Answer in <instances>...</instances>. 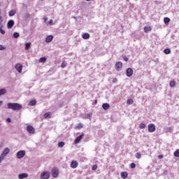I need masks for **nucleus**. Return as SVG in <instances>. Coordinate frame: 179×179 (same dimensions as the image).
<instances>
[{"label":"nucleus","instance_id":"nucleus-19","mask_svg":"<svg viewBox=\"0 0 179 179\" xmlns=\"http://www.w3.org/2000/svg\"><path fill=\"white\" fill-rule=\"evenodd\" d=\"M46 61H47V57H41L39 59V62H41L42 64H45Z\"/></svg>","mask_w":179,"mask_h":179},{"label":"nucleus","instance_id":"nucleus-14","mask_svg":"<svg viewBox=\"0 0 179 179\" xmlns=\"http://www.w3.org/2000/svg\"><path fill=\"white\" fill-rule=\"evenodd\" d=\"M29 177V174L27 173H21L18 175L19 179L27 178Z\"/></svg>","mask_w":179,"mask_h":179},{"label":"nucleus","instance_id":"nucleus-50","mask_svg":"<svg viewBox=\"0 0 179 179\" xmlns=\"http://www.w3.org/2000/svg\"><path fill=\"white\" fill-rule=\"evenodd\" d=\"M97 103V100L95 101V104Z\"/></svg>","mask_w":179,"mask_h":179},{"label":"nucleus","instance_id":"nucleus-27","mask_svg":"<svg viewBox=\"0 0 179 179\" xmlns=\"http://www.w3.org/2000/svg\"><path fill=\"white\" fill-rule=\"evenodd\" d=\"M164 22L165 23V24H169V23H170V18L169 17H164Z\"/></svg>","mask_w":179,"mask_h":179},{"label":"nucleus","instance_id":"nucleus-26","mask_svg":"<svg viewBox=\"0 0 179 179\" xmlns=\"http://www.w3.org/2000/svg\"><path fill=\"white\" fill-rule=\"evenodd\" d=\"M37 101L36 100H31L29 103V106H36Z\"/></svg>","mask_w":179,"mask_h":179},{"label":"nucleus","instance_id":"nucleus-48","mask_svg":"<svg viewBox=\"0 0 179 179\" xmlns=\"http://www.w3.org/2000/svg\"><path fill=\"white\" fill-rule=\"evenodd\" d=\"M2 103H3V101H0V107H1V106H2Z\"/></svg>","mask_w":179,"mask_h":179},{"label":"nucleus","instance_id":"nucleus-16","mask_svg":"<svg viewBox=\"0 0 179 179\" xmlns=\"http://www.w3.org/2000/svg\"><path fill=\"white\" fill-rule=\"evenodd\" d=\"M78 162L76 161H73L71 163V169H76L78 167Z\"/></svg>","mask_w":179,"mask_h":179},{"label":"nucleus","instance_id":"nucleus-6","mask_svg":"<svg viewBox=\"0 0 179 179\" xmlns=\"http://www.w3.org/2000/svg\"><path fill=\"white\" fill-rule=\"evenodd\" d=\"M115 68L117 72H120L122 69V62H117L115 65Z\"/></svg>","mask_w":179,"mask_h":179},{"label":"nucleus","instance_id":"nucleus-33","mask_svg":"<svg viewBox=\"0 0 179 179\" xmlns=\"http://www.w3.org/2000/svg\"><path fill=\"white\" fill-rule=\"evenodd\" d=\"M175 157H179V150H176L173 153Z\"/></svg>","mask_w":179,"mask_h":179},{"label":"nucleus","instance_id":"nucleus-3","mask_svg":"<svg viewBox=\"0 0 179 179\" xmlns=\"http://www.w3.org/2000/svg\"><path fill=\"white\" fill-rule=\"evenodd\" d=\"M26 155V151L24 150H20L17 152V159H23Z\"/></svg>","mask_w":179,"mask_h":179},{"label":"nucleus","instance_id":"nucleus-10","mask_svg":"<svg viewBox=\"0 0 179 179\" xmlns=\"http://www.w3.org/2000/svg\"><path fill=\"white\" fill-rule=\"evenodd\" d=\"M15 26V21L13 20H10L7 23L8 29H12Z\"/></svg>","mask_w":179,"mask_h":179},{"label":"nucleus","instance_id":"nucleus-52","mask_svg":"<svg viewBox=\"0 0 179 179\" xmlns=\"http://www.w3.org/2000/svg\"><path fill=\"white\" fill-rule=\"evenodd\" d=\"M0 19H2V17L0 16Z\"/></svg>","mask_w":179,"mask_h":179},{"label":"nucleus","instance_id":"nucleus-12","mask_svg":"<svg viewBox=\"0 0 179 179\" xmlns=\"http://www.w3.org/2000/svg\"><path fill=\"white\" fill-rule=\"evenodd\" d=\"M27 131L29 134H34V132H36V130L33 128V126H27Z\"/></svg>","mask_w":179,"mask_h":179},{"label":"nucleus","instance_id":"nucleus-5","mask_svg":"<svg viewBox=\"0 0 179 179\" xmlns=\"http://www.w3.org/2000/svg\"><path fill=\"white\" fill-rule=\"evenodd\" d=\"M9 152H10V150H9L8 148H6L4 149V150L3 151V152L1 153V157H2V160H3V159H5L6 156L9 155Z\"/></svg>","mask_w":179,"mask_h":179},{"label":"nucleus","instance_id":"nucleus-22","mask_svg":"<svg viewBox=\"0 0 179 179\" xmlns=\"http://www.w3.org/2000/svg\"><path fill=\"white\" fill-rule=\"evenodd\" d=\"M15 15H16V10H11L8 13V15H9V16H15Z\"/></svg>","mask_w":179,"mask_h":179},{"label":"nucleus","instance_id":"nucleus-21","mask_svg":"<svg viewBox=\"0 0 179 179\" xmlns=\"http://www.w3.org/2000/svg\"><path fill=\"white\" fill-rule=\"evenodd\" d=\"M3 27V24H2V22H0V33L1 34H5V30H3L2 28Z\"/></svg>","mask_w":179,"mask_h":179},{"label":"nucleus","instance_id":"nucleus-13","mask_svg":"<svg viewBox=\"0 0 179 179\" xmlns=\"http://www.w3.org/2000/svg\"><path fill=\"white\" fill-rule=\"evenodd\" d=\"M53 39H54V36L49 35L45 38V43H51Z\"/></svg>","mask_w":179,"mask_h":179},{"label":"nucleus","instance_id":"nucleus-30","mask_svg":"<svg viewBox=\"0 0 179 179\" xmlns=\"http://www.w3.org/2000/svg\"><path fill=\"white\" fill-rule=\"evenodd\" d=\"M66 65H68V63H66V62L63 61L61 64V68H65L66 66Z\"/></svg>","mask_w":179,"mask_h":179},{"label":"nucleus","instance_id":"nucleus-8","mask_svg":"<svg viewBox=\"0 0 179 179\" xmlns=\"http://www.w3.org/2000/svg\"><path fill=\"white\" fill-rule=\"evenodd\" d=\"M58 174H59L58 169H57V168H53L52 169V177H54V178H57V177H58Z\"/></svg>","mask_w":179,"mask_h":179},{"label":"nucleus","instance_id":"nucleus-43","mask_svg":"<svg viewBox=\"0 0 179 179\" xmlns=\"http://www.w3.org/2000/svg\"><path fill=\"white\" fill-rule=\"evenodd\" d=\"M87 117H88V118H92V114L91 113L87 114Z\"/></svg>","mask_w":179,"mask_h":179},{"label":"nucleus","instance_id":"nucleus-37","mask_svg":"<svg viewBox=\"0 0 179 179\" xmlns=\"http://www.w3.org/2000/svg\"><path fill=\"white\" fill-rule=\"evenodd\" d=\"M166 132H173V129H171V127H166Z\"/></svg>","mask_w":179,"mask_h":179},{"label":"nucleus","instance_id":"nucleus-51","mask_svg":"<svg viewBox=\"0 0 179 179\" xmlns=\"http://www.w3.org/2000/svg\"><path fill=\"white\" fill-rule=\"evenodd\" d=\"M127 1V2H129V0H126Z\"/></svg>","mask_w":179,"mask_h":179},{"label":"nucleus","instance_id":"nucleus-49","mask_svg":"<svg viewBox=\"0 0 179 179\" xmlns=\"http://www.w3.org/2000/svg\"><path fill=\"white\" fill-rule=\"evenodd\" d=\"M87 1V2H89V1H92V0H86Z\"/></svg>","mask_w":179,"mask_h":179},{"label":"nucleus","instance_id":"nucleus-1","mask_svg":"<svg viewBox=\"0 0 179 179\" xmlns=\"http://www.w3.org/2000/svg\"><path fill=\"white\" fill-rule=\"evenodd\" d=\"M22 105L18 103H8L7 104V108L13 110V111H19V110H22Z\"/></svg>","mask_w":179,"mask_h":179},{"label":"nucleus","instance_id":"nucleus-28","mask_svg":"<svg viewBox=\"0 0 179 179\" xmlns=\"http://www.w3.org/2000/svg\"><path fill=\"white\" fill-rule=\"evenodd\" d=\"M31 45V43H30V42L25 43V50H29V48H30Z\"/></svg>","mask_w":179,"mask_h":179},{"label":"nucleus","instance_id":"nucleus-45","mask_svg":"<svg viewBox=\"0 0 179 179\" xmlns=\"http://www.w3.org/2000/svg\"><path fill=\"white\" fill-rule=\"evenodd\" d=\"M158 158H159V159H163V155H159V156H158Z\"/></svg>","mask_w":179,"mask_h":179},{"label":"nucleus","instance_id":"nucleus-46","mask_svg":"<svg viewBox=\"0 0 179 179\" xmlns=\"http://www.w3.org/2000/svg\"><path fill=\"white\" fill-rule=\"evenodd\" d=\"M113 83H117V78L113 79Z\"/></svg>","mask_w":179,"mask_h":179},{"label":"nucleus","instance_id":"nucleus-32","mask_svg":"<svg viewBox=\"0 0 179 179\" xmlns=\"http://www.w3.org/2000/svg\"><path fill=\"white\" fill-rule=\"evenodd\" d=\"M169 85L171 87H174V86H176V81L174 80L171 81Z\"/></svg>","mask_w":179,"mask_h":179},{"label":"nucleus","instance_id":"nucleus-18","mask_svg":"<svg viewBox=\"0 0 179 179\" xmlns=\"http://www.w3.org/2000/svg\"><path fill=\"white\" fill-rule=\"evenodd\" d=\"M102 108H103V110H108V108H110V104L107 103H103Z\"/></svg>","mask_w":179,"mask_h":179},{"label":"nucleus","instance_id":"nucleus-38","mask_svg":"<svg viewBox=\"0 0 179 179\" xmlns=\"http://www.w3.org/2000/svg\"><path fill=\"white\" fill-rule=\"evenodd\" d=\"M92 170H93L94 171L97 170V164L93 165L92 167Z\"/></svg>","mask_w":179,"mask_h":179},{"label":"nucleus","instance_id":"nucleus-4","mask_svg":"<svg viewBox=\"0 0 179 179\" xmlns=\"http://www.w3.org/2000/svg\"><path fill=\"white\" fill-rule=\"evenodd\" d=\"M15 68L16 71H17L18 73H22V71L23 69V65H22V64L18 63L15 64Z\"/></svg>","mask_w":179,"mask_h":179},{"label":"nucleus","instance_id":"nucleus-2","mask_svg":"<svg viewBox=\"0 0 179 179\" xmlns=\"http://www.w3.org/2000/svg\"><path fill=\"white\" fill-rule=\"evenodd\" d=\"M50 172L48 171H43L41 173L40 178L41 179H48L50 178Z\"/></svg>","mask_w":179,"mask_h":179},{"label":"nucleus","instance_id":"nucleus-54","mask_svg":"<svg viewBox=\"0 0 179 179\" xmlns=\"http://www.w3.org/2000/svg\"><path fill=\"white\" fill-rule=\"evenodd\" d=\"M80 127L82 128V125H80Z\"/></svg>","mask_w":179,"mask_h":179},{"label":"nucleus","instance_id":"nucleus-39","mask_svg":"<svg viewBox=\"0 0 179 179\" xmlns=\"http://www.w3.org/2000/svg\"><path fill=\"white\" fill-rule=\"evenodd\" d=\"M130 167L131 169H135V167H136V164H135V163H131L130 164Z\"/></svg>","mask_w":179,"mask_h":179},{"label":"nucleus","instance_id":"nucleus-25","mask_svg":"<svg viewBox=\"0 0 179 179\" xmlns=\"http://www.w3.org/2000/svg\"><path fill=\"white\" fill-rule=\"evenodd\" d=\"M164 52L166 55L171 54V50H170V48L164 49Z\"/></svg>","mask_w":179,"mask_h":179},{"label":"nucleus","instance_id":"nucleus-29","mask_svg":"<svg viewBox=\"0 0 179 179\" xmlns=\"http://www.w3.org/2000/svg\"><path fill=\"white\" fill-rule=\"evenodd\" d=\"M64 146H65V143L64 141H60L58 143V147L59 148H64Z\"/></svg>","mask_w":179,"mask_h":179},{"label":"nucleus","instance_id":"nucleus-17","mask_svg":"<svg viewBox=\"0 0 179 179\" xmlns=\"http://www.w3.org/2000/svg\"><path fill=\"white\" fill-rule=\"evenodd\" d=\"M128 177V173L127 172H122L121 173V178L123 179H127V178Z\"/></svg>","mask_w":179,"mask_h":179},{"label":"nucleus","instance_id":"nucleus-40","mask_svg":"<svg viewBox=\"0 0 179 179\" xmlns=\"http://www.w3.org/2000/svg\"><path fill=\"white\" fill-rule=\"evenodd\" d=\"M123 59L124 61H125V62H128V61L129 60V59L127 57V56H123Z\"/></svg>","mask_w":179,"mask_h":179},{"label":"nucleus","instance_id":"nucleus-31","mask_svg":"<svg viewBox=\"0 0 179 179\" xmlns=\"http://www.w3.org/2000/svg\"><path fill=\"white\" fill-rule=\"evenodd\" d=\"M20 35L19 34V33H17V32H14L13 33V38H19V36H20Z\"/></svg>","mask_w":179,"mask_h":179},{"label":"nucleus","instance_id":"nucleus-24","mask_svg":"<svg viewBox=\"0 0 179 179\" xmlns=\"http://www.w3.org/2000/svg\"><path fill=\"white\" fill-rule=\"evenodd\" d=\"M44 118H51V113L48 112L44 114L43 115Z\"/></svg>","mask_w":179,"mask_h":179},{"label":"nucleus","instance_id":"nucleus-23","mask_svg":"<svg viewBox=\"0 0 179 179\" xmlns=\"http://www.w3.org/2000/svg\"><path fill=\"white\" fill-rule=\"evenodd\" d=\"M3 94H6V89L2 88L0 90V96H2Z\"/></svg>","mask_w":179,"mask_h":179},{"label":"nucleus","instance_id":"nucleus-55","mask_svg":"<svg viewBox=\"0 0 179 179\" xmlns=\"http://www.w3.org/2000/svg\"><path fill=\"white\" fill-rule=\"evenodd\" d=\"M0 15H1V11H0Z\"/></svg>","mask_w":179,"mask_h":179},{"label":"nucleus","instance_id":"nucleus-7","mask_svg":"<svg viewBox=\"0 0 179 179\" xmlns=\"http://www.w3.org/2000/svg\"><path fill=\"white\" fill-rule=\"evenodd\" d=\"M148 132L152 133L155 132V131H156V126L155 125V124H148Z\"/></svg>","mask_w":179,"mask_h":179},{"label":"nucleus","instance_id":"nucleus-9","mask_svg":"<svg viewBox=\"0 0 179 179\" xmlns=\"http://www.w3.org/2000/svg\"><path fill=\"white\" fill-rule=\"evenodd\" d=\"M132 75H134V70H132V69L131 68H128L126 70V76L128 78H131V76H132Z\"/></svg>","mask_w":179,"mask_h":179},{"label":"nucleus","instance_id":"nucleus-42","mask_svg":"<svg viewBox=\"0 0 179 179\" xmlns=\"http://www.w3.org/2000/svg\"><path fill=\"white\" fill-rule=\"evenodd\" d=\"M54 21H52V20H50L48 23L49 24H50V26H52V23H53Z\"/></svg>","mask_w":179,"mask_h":179},{"label":"nucleus","instance_id":"nucleus-47","mask_svg":"<svg viewBox=\"0 0 179 179\" xmlns=\"http://www.w3.org/2000/svg\"><path fill=\"white\" fill-rule=\"evenodd\" d=\"M2 160H3V159H2V156L1 155V156H0V163H1V162H2Z\"/></svg>","mask_w":179,"mask_h":179},{"label":"nucleus","instance_id":"nucleus-53","mask_svg":"<svg viewBox=\"0 0 179 179\" xmlns=\"http://www.w3.org/2000/svg\"><path fill=\"white\" fill-rule=\"evenodd\" d=\"M45 20H46V18H45Z\"/></svg>","mask_w":179,"mask_h":179},{"label":"nucleus","instance_id":"nucleus-15","mask_svg":"<svg viewBox=\"0 0 179 179\" xmlns=\"http://www.w3.org/2000/svg\"><path fill=\"white\" fill-rule=\"evenodd\" d=\"M82 37L84 40H89V38H90V34H89V33H84L83 34Z\"/></svg>","mask_w":179,"mask_h":179},{"label":"nucleus","instance_id":"nucleus-20","mask_svg":"<svg viewBox=\"0 0 179 179\" xmlns=\"http://www.w3.org/2000/svg\"><path fill=\"white\" fill-rule=\"evenodd\" d=\"M149 31H152V28L150 27H144V32L149 33Z\"/></svg>","mask_w":179,"mask_h":179},{"label":"nucleus","instance_id":"nucleus-44","mask_svg":"<svg viewBox=\"0 0 179 179\" xmlns=\"http://www.w3.org/2000/svg\"><path fill=\"white\" fill-rule=\"evenodd\" d=\"M6 121L7 122H11L12 120H10V118H7Z\"/></svg>","mask_w":179,"mask_h":179},{"label":"nucleus","instance_id":"nucleus-34","mask_svg":"<svg viewBox=\"0 0 179 179\" xmlns=\"http://www.w3.org/2000/svg\"><path fill=\"white\" fill-rule=\"evenodd\" d=\"M135 156L136 159H141V157H142V155L141 154V152L136 153Z\"/></svg>","mask_w":179,"mask_h":179},{"label":"nucleus","instance_id":"nucleus-11","mask_svg":"<svg viewBox=\"0 0 179 179\" xmlns=\"http://www.w3.org/2000/svg\"><path fill=\"white\" fill-rule=\"evenodd\" d=\"M83 136H85V134H80V136H78L74 141V143L77 144L79 143V142H80V141H82V138H83Z\"/></svg>","mask_w":179,"mask_h":179},{"label":"nucleus","instance_id":"nucleus-41","mask_svg":"<svg viewBox=\"0 0 179 179\" xmlns=\"http://www.w3.org/2000/svg\"><path fill=\"white\" fill-rule=\"evenodd\" d=\"M3 50H6V48L3 47L2 45H0V51H3Z\"/></svg>","mask_w":179,"mask_h":179},{"label":"nucleus","instance_id":"nucleus-36","mask_svg":"<svg viewBox=\"0 0 179 179\" xmlns=\"http://www.w3.org/2000/svg\"><path fill=\"white\" fill-rule=\"evenodd\" d=\"M145 127H146V124H145V123H141L139 126V128L141 129H143V128H145Z\"/></svg>","mask_w":179,"mask_h":179},{"label":"nucleus","instance_id":"nucleus-35","mask_svg":"<svg viewBox=\"0 0 179 179\" xmlns=\"http://www.w3.org/2000/svg\"><path fill=\"white\" fill-rule=\"evenodd\" d=\"M127 104H129V105L134 104V100L131 99H128Z\"/></svg>","mask_w":179,"mask_h":179}]
</instances>
